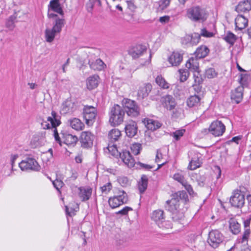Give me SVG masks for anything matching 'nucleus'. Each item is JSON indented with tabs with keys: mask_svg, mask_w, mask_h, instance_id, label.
Masks as SVG:
<instances>
[{
	"mask_svg": "<svg viewBox=\"0 0 251 251\" xmlns=\"http://www.w3.org/2000/svg\"><path fill=\"white\" fill-rule=\"evenodd\" d=\"M208 13L206 10L200 6H193L186 11V16L191 21L202 23L208 17Z\"/></svg>",
	"mask_w": 251,
	"mask_h": 251,
	"instance_id": "nucleus-1",
	"label": "nucleus"
},
{
	"mask_svg": "<svg viewBox=\"0 0 251 251\" xmlns=\"http://www.w3.org/2000/svg\"><path fill=\"white\" fill-rule=\"evenodd\" d=\"M65 25V20L63 17L57 18L53 23V26L51 28H47L45 31L46 41L47 42H52L56 34L61 32L62 27Z\"/></svg>",
	"mask_w": 251,
	"mask_h": 251,
	"instance_id": "nucleus-2",
	"label": "nucleus"
},
{
	"mask_svg": "<svg viewBox=\"0 0 251 251\" xmlns=\"http://www.w3.org/2000/svg\"><path fill=\"white\" fill-rule=\"evenodd\" d=\"M125 112L122 107L115 104L110 110L109 122L113 126L120 125L124 121Z\"/></svg>",
	"mask_w": 251,
	"mask_h": 251,
	"instance_id": "nucleus-3",
	"label": "nucleus"
},
{
	"mask_svg": "<svg viewBox=\"0 0 251 251\" xmlns=\"http://www.w3.org/2000/svg\"><path fill=\"white\" fill-rule=\"evenodd\" d=\"M165 207L167 210L172 213L173 218L175 220L181 219L184 217L183 212L179 209V202L173 198L166 201Z\"/></svg>",
	"mask_w": 251,
	"mask_h": 251,
	"instance_id": "nucleus-4",
	"label": "nucleus"
},
{
	"mask_svg": "<svg viewBox=\"0 0 251 251\" xmlns=\"http://www.w3.org/2000/svg\"><path fill=\"white\" fill-rule=\"evenodd\" d=\"M128 201L127 194L123 190H118L116 195L108 200L109 206L113 209L126 203Z\"/></svg>",
	"mask_w": 251,
	"mask_h": 251,
	"instance_id": "nucleus-5",
	"label": "nucleus"
},
{
	"mask_svg": "<svg viewBox=\"0 0 251 251\" xmlns=\"http://www.w3.org/2000/svg\"><path fill=\"white\" fill-rule=\"evenodd\" d=\"M226 126L220 121H213L210 125L208 129H204L202 132L207 133L210 132L215 137L222 136L225 132Z\"/></svg>",
	"mask_w": 251,
	"mask_h": 251,
	"instance_id": "nucleus-6",
	"label": "nucleus"
},
{
	"mask_svg": "<svg viewBox=\"0 0 251 251\" xmlns=\"http://www.w3.org/2000/svg\"><path fill=\"white\" fill-rule=\"evenodd\" d=\"M123 103L127 114L131 117H135L140 114V108L136 102L130 99H126L123 100Z\"/></svg>",
	"mask_w": 251,
	"mask_h": 251,
	"instance_id": "nucleus-7",
	"label": "nucleus"
},
{
	"mask_svg": "<svg viewBox=\"0 0 251 251\" xmlns=\"http://www.w3.org/2000/svg\"><path fill=\"white\" fill-rule=\"evenodd\" d=\"M223 234L218 230H212L209 232L207 242L213 248H218L224 241Z\"/></svg>",
	"mask_w": 251,
	"mask_h": 251,
	"instance_id": "nucleus-8",
	"label": "nucleus"
},
{
	"mask_svg": "<svg viewBox=\"0 0 251 251\" xmlns=\"http://www.w3.org/2000/svg\"><path fill=\"white\" fill-rule=\"evenodd\" d=\"M47 121L51 124L52 128H53V135L55 141L62 146L61 139L59 136L56 126H59L61 124L60 121V116L54 111H52L51 116H49L47 118Z\"/></svg>",
	"mask_w": 251,
	"mask_h": 251,
	"instance_id": "nucleus-9",
	"label": "nucleus"
},
{
	"mask_svg": "<svg viewBox=\"0 0 251 251\" xmlns=\"http://www.w3.org/2000/svg\"><path fill=\"white\" fill-rule=\"evenodd\" d=\"M20 169L23 171H38L40 166L33 158H27L19 163Z\"/></svg>",
	"mask_w": 251,
	"mask_h": 251,
	"instance_id": "nucleus-10",
	"label": "nucleus"
},
{
	"mask_svg": "<svg viewBox=\"0 0 251 251\" xmlns=\"http://www.w3.org/2000/svg\"><path fill=\"white\" fill-rule=\"evenodd\" d=\"M51 11L59 14L63 17L64 15L63 11L61 7L60 4L59 2V0H50L49 5V10L48 13V16L49 18L55 19L59 18L57 15L51 12Z\"/></svg>",
	"mask_w": 251,
	"mask_h": 251,
	"instance_id": "nucleus-11",
	"label": "nucleus"
},
{
	"mask_svg": "<svg viewBox=\"0 0 251 251\" xmlns=\"http://www.w3.org/2000/svg\"><path fill=\"white\" fill-rule=\"evenodd\" d=\"M95 136L90 131H85L81 133L79 141L81 146L85 149L91 148L93 146Z\"/></svg>",
	"mask_w": 251,
	"mask_h": 251,
	"instance_id": "nucleus-12",
	"label": "nucleus"
},
{
	"mask_svg": "<svg viewBox=\"0 0 251 251\" xmlns=\"http://www.w3.org/2000/svg\"><path fill=\"white\" fill-rule=\"evenodd\" d=\"M245 196L241 191H235L230 199L232 206L235 207H242L245 203Z\"/></svg>",
	"mask_w": 251,
	"mask_h": 251,
	"instance_id": "nucleus-13",
	"label": "nucleus"
},
{
	"mask_svg": "<svg viewBox=\"0 0 251 251\" xmlns=\"http://www.w3.org/2000/svg\"><path fill=\"white\" fill-rule=\"evenodd\" d=\"M83 113L86 123L91 125L97 115V110L94 106L86 105L84 107Z\"/></svg>",
	"mask_w": 251,
	"mask_h": 251,
	"instance_id": "nucleus-14",
	"label": "nucleus"
},
{
	"mask_svg": "<svg viewBox=\"0 0 251 251\" xmlns=\"http://www.w3.org/2000/svg\"><path fill=\"white\" fill-rule=\"evenodd\" d=\"M173 178L175 180L179 182L187 191L190 195H193L194 194V192L192 187L187 182L182 175L179 173H176L174 175Z\"/></svg>",
	"mask_w": 251,
	"mask_h": 251,
	"instance_id": "nucleus-15",
	"label": "nucleus"
},
{
	"mask_svg": "<svg viewBox=\"0 0 251 251\" xmlns=\"http://www.w3.org/2000/svg\"><path fill=\"white\" fill-rule=\"evenodd\" d=\"M161 101L163 107L169 110L174 109L176 106L175 100L171 95H167L162 97Z\"/></svg>",
	"mask_w": 251,
	"mask_h": 251,
	"instance_id": "nucleus-16",
	"label": "nucleus"
},
{
	"mask_svg": "<svg viewBox=\"0 0 251 251\" xmlns=\"http://www.w3.org/2000/svg\"><path fill=\"white\" fill-rule=\"evenodd\" d=\"M125 130L126 135L128 137H134L137 134L138 131L137 124L134 121H129L126 125Z\"/></svg>",
	"mask_w": 251,
	"mask_h": 251,
	"instance_id": "nucleus-17",
	"label": "nucleus"
},
{
	"mask_svg": "<svg viewBox=\"0 0 251 251\" xmlns=\"http://www.w3.org/2000/svg\"><path fill=\"white\" fill-rule=\"evenodd\" d=\"M152 89V86L150 83L144 84L139 87L137 92V98L142 100L147 97Z\"/></svg>",
	"mask_w": 251,
	"mask_h": 251,
	"instance_id": "nucleus-18",
	"label": "nucleus"
},
{
	"mask_svg": "<svg viewBox=\"0 0 251 251\" xmlns=\"http://www.w3.org/2000/svg\"><path fill=\"white\" fill-rule=\"evenodd\" d=\"M183 60L182 54L178 52H173L168 58V61L173 67L178 66Z\"/></svg>",
	"mask_w": 251,
	"mask_h": 251,
	"instance_id": "nucleus-19",
	"label": "nucleus"
},
{
	"mask_svg": "<svg viewBox=\"0 0 251 251\" xmlns=\"http://www.w3.org/2000/svg\"><path fill=\"white\" fill-rule=\"evenodd\" d=\"M61 134L64 144L68 146L74 147L75 146L78 141V138L76 136L67 133H61Z\"/></svg>",
	"mask_w": 251,
	"mask_h": 251,
	"instance_id": "nucleus-20",
	"label": "nucleus"
},
{
	"mask_svg": "<svg viewBox=\"0 0 251 251\" xmlns=\"http://www.w3.org/2000/svg\"><path fill=\"white\" fill-rule=\"evenodd\" d=\"M120 157L128 167L131 168L134 166L135 160L128 151H123L120 154Z\"/></svg>",
	"mask_w": 251,
	"mask_h": 251,
	"instance_id": "nucleus-21",
	"label": "nucleus"
},
{
	"mask_svg": "<svg viewBox=\"0 0 251 251\" xmlns=\"http://www.w3.org/2000/svg\"><path fill=\"white\" fill-rule=\"evenodd\" d=\"M244 87L243 86H239L231 93V99L235 101L236 103H240L243 99Z\"/></svg>",
	"mask_w": 251,
	"mask_h": 251,
	"instance_id": "nucleus-22",
	"label": "nucleus"
},
{
	"mask_svg": "<svg viewBox=\"0 0 251 251\" xmlns=\"http://www.w3.org/2000/svg\"><path fill=\"white\" fill-rule=\"evenodd\" d=\"M248 20L242 15L239 14L235 19V29L242 30L248 25Z\"/></svg>",
	"mask_w": 251,
	"mask_h": 251,
	"instance_id": "nucleus-23",
	"label": "nucleus"
},
{
	"mask_svg": "<svg viewBox=\"0 0 251 251\" xmlns=\"http://www.w3.org/2000/svg\"><path fill=\"white\" fill-rule=\"evenodd\" d=\"M235 10L238 13L250 11L251 10V0H246L240 2L236 6Z\"/></svg>",
	"mask_w": 251,
	"mask_h": 251,
	"instance_id": "nucleus-24",
	"label": "nucleus"
},
{
	"mask_svg": "<svg viewBox=\"0 0 251 251\" xmlns=\"http://www.w3.org/2000/svg\"><path fill=\"white\" fill-rule=\"evenodd\" d=\"M146 51L147 49L145 46L138 45L131 50L130 53L133 58H137L143 54Z\"/></svg>",
	"mask_w": 251,
	"mask_h": 251,
	"instance_id": "nucleus-25",
	"label": "nucleus"
},
{
	"mask_svg": "<svg viewBox=\"0 0 251 251\" xmlns=\"http://www.w3.org/2000/svg\"><path fill=\"white\" fill-rule=\"evenodd\" d=\"M79 197L81 201H88L91 196L92 189L89 187H80L79 188Z\"/></svg>",
	"mask_w": 251,
	"mask_h": 251,
	"instance_id": "nucleus-26",
	"label": "nucleus"
},
{
	"mask_svg": "<svg viewBox=\"0 0 251 251\" xmlns=\"http://www.w3.org/2000/svg\"><path fill=\"white\" fill-rule=\"evenodd\" d=\"M100 77L98 75L89 76L86 80L87 87L89 90H93L98 86Z\"/></svg>",
	"mask_w": 251,
	"mask_h": 251,
	"instance_id": "nucleus-27",
	"label": "nucleus"
},
{
	"mask_svg": "<svg viewBox=\"0 0 251 251\" xmlns=\"http://www.w3.org/2000/svg\"><path fill=\"white\" fill-rule=\"evenodd\" d=\"M75 104L71 100H66L62 104L61 111L63 114L73 112L75 111Z\"/></svg>",
	"mask_w": 251,
	"mask_h": 251,
	"instance_id": "nucleus-28",
	"label": "nucleus"
},
{
	"mask_svg": "<svg viewBox=\"0 0 251 251\" xmlns=\"http://www.w3.org/2000/svg\"><path fill=\"white\" fill-rule=\"evenodd\" d=\"M197 58L191 57L186 63V67L190 71L199 73V62Z\"/></svg>",
	"mask_w": 251,
	"mask_h": 251,
	"instance_id": "nucleus-29",
	"label": "nucleus"
},
{
	"mask_svg": "<svg viewBox=\"0 0 251 251\" xmlns=\"http://www.w3.org/2000/svg\"><path fill=\"white\" fill-rule=\"evenodd\" d=\"M228 223L229 229L233 234H237L240 232V225L236 219L230 218Z\"/></svg>",
	"mask_w": 251,
	"mask_h": 251,
	"instance_id": "nucleus-30",
	"label": "nucleus"
},
{
	"mask_svg": "<svg viewBox=\"0 0 251 251\" xmlns=\"http://www.w3.org/2000/svg\"><path fill=\"white\" fill-rule=\"evenodd\" d=\"M209 52V49L206 46L202 45L197 48L195 52V54L197 58H203L207 55Z\"/></svg>",
	"mask_w": 251,
	"mask_h": 251,
	"instance_id": "nucleus-31",
	"label": "nucleus"
},
{
	"mask_svg": "<svg viewBox=\"0 0 251 251\" xmlns=\"http://www.w3.org/2000/svg\"><path fill=\"white\" fill-rule=\"evenodd\" d=\"M121 131L118 129H113L111 130L108 133L109 142L113 143L117 141L121 138Z\"/></svg>",
	"mask_w": 251,
	"mask_h": 251,
	"instance_id": "nucleus-32",
	"label": "nucleus"
},
{
	"mask_svg": "<svg viewBox=\"0 0 251 251\" xmlns=\"http://www.w3.org/2000/svg\"><path fill=\"white\" fill-rule=\"evenodd\" d=\"M69 123L70 126L75 130H82L84 127V124L77 118L70 120Z\"/></svg>",
	"mask_w": 251,
	"mask_h": 251,
	"instance_id": "nucleus-33",
	"label": "nucleus"
},
{
	"mask_svg": "<svg viewBox=\"0 0 251 251\" xmlns=\"http://www.w3.org/2000/svg\"><path fill=\"white\" fill-rule=\"evenodd\" d=\"M90 68L94 70H101L104 68V63L100 59H97L94 62H89Z\"/></svg>",
	"mask_w": 251,
	"mask_h": 251,
	"instance_id": "nucleus-34",
	"label": "nucleus"
},
{
	"mask_svg": "<svg viewBox=\"0 0 251 251\" xmlns=\"http://www.w3.org/2000/svg\"><path fill=\"white\" fill-rule=\"evenodd\" d=\"M148 179L147 176L144 175L141 177L138 182V189L140 193H143L147 189Z\"/></svg>",
	"mask_w": 251,
	"mask_h": 251,
	"instance_id": "nucleus-35",
	"label": "nucleus"
},
{
	"mask_svg": "<svg viewBox=\"0 0 251 251\" xmlns=\"http://www.w3.org/2000/svg\"><path fill=\"white\" fill-rule=\"evenodd\" d=\"M200 100L201 99L198 96H191L187 100V105L190 107L197 106L199 104Z\"/></svg>",
	"mask_w": 251,
	"mask_h": 251,
	"instance_id": "nucleus-36",
	"label": "nucleus"
},
{
	"mask_svg": "<svg viewBox=\"0 0 251 251\" xmlns=\"http://www.w3.org/2000/svg\"><path fill=\"white\" fill-rule=\"evenodd\" d=\"M187 194L184 191H178L172 195V198L179 202V200L186 201L187 199Z\"/></svg>",
	"mask_w": 251,
	"mask_h": 251,
	"instance_id": "nucleus-37",
	"label": "nucleus"
},
{
	"mask_svg": "<svg viewBox=\"0 0 251 251\" xmlns=\"http://www.w3.org/2000/svg\"><path fill=\"white\" fill-rule=\"evenodd\" d=\"M156 83L163 89H168L170 84L165 80L161 75H158L155 79Z\"/></svg>",
	"mask_w": 251,
	"mask_h": 251,
	"instance_id": "nucleus-38",
	"label": "nucleus"
},
{
	"mask_svg": "<svg viewBox=\"0 0 251 251\" xmlns=\"http://www.w3.org/2000/svg\"><path fill=\"white\" fill-rule=\"evenodd\" d=\"M161 126V124L156 121L149 119L147 121V127L148 129L154 130Z\"/></svg>",
	"mask_w": 251,
	"mask_h": 251,
	"instance_id": "nucleus-39",
	"label": "nucleus"
},
{
	"mask_svg": "<svg viewBox=\"0 0 251 251\" xmlns=\"http://www.w3.org/2000/svg\"><path fill=\"white\" fill-rule=\"evenodd\" d=\"M179 80L181 82L185 81L189 76V70L187 69H181L178 71Z\"/></svg>",
	"mask_w": 251,
	"mask_h": 251,
	"instance_id": "nucleus-40",
	"label": "nucleus"
},
{
	"mask_svg": "<svg viewBox=\"0 0 251 251\" xmlns=\"http://www.w3.org/2000/svg\"><path fill=\"white\" fill-rule=\"evenodd\" d=\"M107 149L113 156L116 157L118 156H120V154L121 153L119 152L117 148V145L114 144V143H111L109 142L107 147Z\"/></svg>",
	"mask_w": 251,
	"mask_h": 251,
	"instance_id": "nucleus-41",
	"label": "nucleus"
},
{
	"mask_svg": "<svg viewBox=\"0 0 251 251\" xmlns=\"http://www.w3.org/2000/svg\"><path fill=\"white\" fill-rule=\"evenodd\" d=\"M251 231L250 228L245 229L242 235V237L241 238L239 242L244 245H247L248 243V239L251 236Z\"/></svg>",
	"mask_w": 251,
	"mask_h": 251,
	"instance_id": "nucleus-42",
	"label": "nucleus"
},
{
	"mask_svg": "<svg viewBox=\"0 0 251 251\" xmlns=\"http://www.w3.org/2000/svg\"><path fill=\"white\" fill-rule=\"evenodd\" d=\"M163 211L161 210L154 211L152 214L151 218L155 222L159 221L163 219Z\"/></svg>",
	"mask_w": 251,
	"mask_h": 251,
	"instance_id": "nucleus-43",
	"label": "nucleus"
},
{
	"mask_svg": "<svg viewBox=\"0 0 251 251\" xmlns=\"http://www.w3.org/2000/svg\"><path fill=\"white\" fill-rule=\"evenodd\" d=\"M224 39L226 42L231 45H233L235 42L237 37L235 35L231 32H228L226 35Z\"/></svg>",
	"mask_w": 251,
	"mask_h": 251,
	"instance_id": "nucleus-44",
	"label": "nucleus"
},
{
	"mask_svg": "<svg viewBox=\"0 0 251 251\" xmlns=\"http://www.w3.org/2000/svg\"><path fill=\"white\" fill-rule=\"evenodd\" d=\"M201 166V162L199 159H192L188 166V169L191 170H194Z\"/></svg>",
	"mask_w": 251,
	"mask_h": 251,
	"instance_id": "nucleus-45",
	"label": "nucleus"
},
{
	"mask_svg": "<svg viewBox=\"0 0 251 251\" xmlns=\"http://www.w3.org/2000/svg\"><path fill=\"white\" fill-rule=\"evenodd\" d=\"M141 148V145L139 143L132 144L130 148L132 153L135 155H138L140 153Z\"/></svg>",
	"mask_w": 251,
	"mask_h": 251,
	"instance_id": "nucleus-46",
	"label": "nucleus"
},
{
	"mask_svg": "<svg viewBox=\"0 0 251 251\" xmlns=\"http://www.w3.org/2000/svg\"><path fill=\"white\" fill-rule=\"evenodd\" d=\"M192 40L191 45L192 46L196 45L199 43L201 39V35L198 33H194L192 34Z\"/></svg>",
	"mask_w": 251,
	"mask_h": 251,
	"instance_id": "nucleus-47",
	"label": "nucleus"
},
{
	"mask_svg": "<svg viewBox=\"0 0 251 251\" xmlns=\"http://www.w3.org/2000/svg\"><path fill=\"white\" fill-rule=\"evenodd\" d=\"M185 132V129H182L177 130L172 133L173 136L176 140H178L180 139V137H182L184 135Z\"/></svg>",
	"mask_w": 251,
	"mask_h": 251,
	"instance_id": "nucleus-48",
	"label": "nucleus"
},
{
	"mask_svg": "<svg viewBox=\"0 0 251 251\" xmlns=\"http://www.w3.org/2000/svg\"><path fill=\"white\" fill-rule=\"evenodd\" d=\"M16 17L15 16L13 15L10 16L6 22V27L10 29H13L14 27V21Z\"/></svg>",
	"mask_w": 251,
	"mask_h": 251,
	"instance_id": "nucleus-49",
	"label": "nucleus"
},
{
	"mask_svg": "<svg viewBox=\"0 0 251 251\" xmlns=\"http://www.w3.org/2000/svg\"><path fill=\"white\" fill-rule=\"evenodd\" d=\"M249 76L247 74H241L240 75L239 82L242 85H246L249 79Z\"/></svg>",
	"mask_w": 251,
	"mask_h": 251,
	"instance_id": "nucleus-50",
	"label": "nucleus"
},
{
	"mask_svg": "<svg viewBox=\"0 0 251 251\" xmlns=\"http://www.w3.org/2000/svg\"><path fill=\"white\" fill-rule=\"evenodd\" d=\"M205 75L209 78H213L217 75V73L214 69L209 68L206 70Z\"/></svg>",
	"mask_w": 251,
	"mask_h": 251,
	"instance_id": "nucleus-51",
	"label": "nucleus"
},
{
	"mask_svg": "<svg viewBox=\"0 0 251 251\" xmlns=\"http://www.w3.org/2000/svg\"><path fill=\"white\" fill-rule=\"evenodd\" d=\"M112 186L110 182H108L100 187L101 192L103 193L107 194L112 189Z\"/></svg>",
	"mask_w": 251,
	"mask_h": 251,
	"instance_id": "nucleus-52",
	"label": "nucleus"
},
{
	"mask_svg": "<svg viewBox=\"0 0 251 251\" xmlns=\"http://www.w3.org/2000/svg\"><path fill=\"white\" fill-rule=\"evenodd\" d=\"M170 0H160L159 7L161 10H164L170 4Z\"/></svg>",
	"mask_w": 251,
	"mask_h": 251,
	"instance_id": "nucleus-53",
	"label": "nucleus"
},
{
	"mask_svg": "<svg viewBox=\"0 0 251 251\" xmlns=\"http://www.w3.org/2000/svg\"><path fill=\"white\" fill-rule=\"evenodd\" d=\"M164 160V155L162 154L161 150H158L156 151L155 161L157 163L162 162Z\"/></svg>",
	"mask_w": 251,
	"mask_h": 251,
	"instance_id": "nucleus-54",
	"label": "nucleus"
},
{
	"mask_svg": "<svg viewBox=\"0 0 251 251\" xmlns=\"http://www.w3.org/2000/svg\"><path fill=\"white\" fill-rule=\"evenodd\" d=\"M132 208L128 207V206H126L124 208H123L122 210L118 211L117 212V214H121L122 215H126L129 211L132 210Z\"/></svg>",
	"mask_w": 251,
	"mask_h": 251,
	"instance_id": "nucleus-55",
	"label": "nucleus"
},
{
	"mask_svg": "<svg viewBox=\"0 0 251 251\" xmlns=\"http://www.w3.org/2000/svg\"><path fill=\"white\" fill-rule=\"evenodd\" d=\"M200 34L201 36L206 37H211L213 35V33L207 31L205 28L201 29V33Z\"/></svg>",
	"mask_w": 251,
	"mask_h": 251,
	"instance_id": "nucleus-56",
	"label": "nucleus"
},
{
	"mask_svg": "<svg viewBox=\"0 0 251 251\" xmlns=\"http://www.w3.org/2000/svg\"><path fill=\"white\" fill-rule=\"evenodd\" d=\"M53 184L54 185V187L58 191H59V189L63 186L64 183L62 181L56 179L53 182Z\"/></svg>",
	"mask_w": 251,
	"mask_h": 251,
	"instance_id": "nucleus-57",
	"label": "nucleus"
},
{
	"mask_svg": "<svg viewBox=\"0 0 251 251\" xmlns=\"http://www.w3.org/2000/svg\"><path fill=\"white\" fill-rule=\"evenodd\" d=\"M159 227L169 229L172 228L171 223L169 221H164L159 225Z\"/></svg>",
	"mask_w": 251,
	"mask_h": 251,
	"instance_id": "nucleus-58",
	"label": "nucleus"
},
{
	"mask_svg": "<svg viewBox=\"0 0 251 251\" xmlns=\"http://www.w3.org/2000/svg\"><path fill=\"white\" fill-rule=\"evenodd\" d=\"M192 35H186L183 39V43L187 44L188 43H190L191 44V40H192Z\"/></svg>",
	"mask_w": 251,
	"mask_h": 251,
	"instance_id": "nucleus-59",
	"label": "nucleus"
},
{
	"mask_svg": "<svg viewBox=\"0 0 251 251\" xmlns=\"http://www.w3.org/2000/svg\"><path fill=\"white\" fill-rule=\"evenodd\" d=\"M18 157V154H12L11 155L10 157V162L11 164L12 169H13L14 164L15 163V161Z\"/></svg>",
	"mask_w": 251,
	"mask_h": 251,
	"instance_id": "nucleus-60",
	"label": "nucleus"
},
{
	"mask_svg": "<svg viewBox=\"0 0 251 251\" xmlns=\"http://www.w3.org/2000/svg\"><path fill=\"white\" fill-rule=\"evenodd\" d=\"M139 164L141 167H142L143 169H144L145 170H149L153 168L152 166L144 164V163H142L141 162H139Z\"/></svg>",
	"mask_w": 251,
	"mask_h": 251,
	"instance_id": "nucleus-61",
	"label": "nucleus"
},
{
	"mask_svg": "<svg viewBox=\"0 0 251 251\" xmlns=\"http://www.w3.org/2000/svg\"><path fill=\"white\" fill-rule=\"evenodd\" d=\"M170 17L168 16H165L163 17H160L159 19V21L161 23H168L169 21Z\"/></svg>",
	"mask_w": 251,
	"mask_h": 251,
	"instance_id": "nucleus-62",
	"label": "nucleus"
},
{
	"mask_svg": "<svg viewBox=\"0 0 251 251\" xmlns=\"http://www.w3.org/2000/svg\"><path fill=\"white\" fill-rule=\"evenodd\" d=\"M41 126L43 129H49L52 127L51 125H50L47 122L43 121L41 123Z\"/></svg>",
	"mask_w": 251,
	"mask_h": 251,
	"instance_id": "nucleus-63",
	"label": "nucleus"
},
{
	"mask_svg": "<svg viewBox=\"0 0 251 251\" xmlns=\"http://www.w3.org/2000/svg\"><path fill=\"white\" fill-rule=\"evenodd\" d=\"M251 223V219H248L244 221V226L245 229L250 228V225Z\"/></svg>",
	"mask_w": 251,
	"mask_h": 251,
	"instance_id": "nucleus-64",
	"label": "nucleus"
}]
</instances>
